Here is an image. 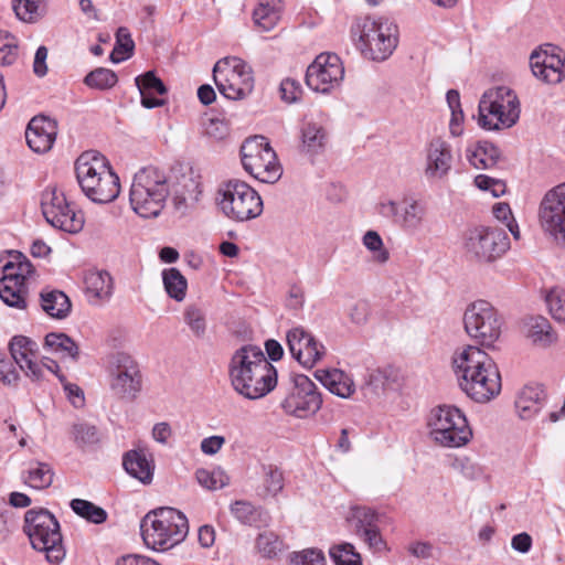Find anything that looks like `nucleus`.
Listing matches in <instances>:
<instances>
[{
  "label": "nucleus",
  "mask_w": 565,
  "mask_h": 565,
  "mask_svg": "<svg viewBox=\"0 0 565 565\" xmlns=\"http://www.w3.org/2000/svg\"><path fill=\"white\" fill-rule=\"evenodd\" d=\"M452 367L460 388L478 403L494 398L502 388L494 360L477 345H466L452 355Z\"/></svg>",
  "instance_id": "obj_1"
},
{
  "label": "nucleus",
  "mask_w": 565,
  "mask_h": 565,
  "mask_svg": "<svg viewBox=\"0 0 565 565\" xmlns=\"http://www.w3.org/2000/svg\"><path fill=\"white\" fill-rule=\"evenodd\" d=\"M228 376L235 392L248 399L264 397L277 384L275 366L256 345H244L235 351L230 361Z\"/></svg>",
  "instance_id": "obj_2"
},
{
  "label": "nucleus",
  "mask_w": 565,
  "mask_h": 565,
  "mask_svg": "<svg viewBox=\"0 0 565 565\" xmlns=\"http://www.w3.org/2000/svg\"><path fill=\"white\" fill-rule=\"evenodd\" d=\"M75 173L82 192L90 201L106 204L118 198L119 178L102 153L83 152L75 161Z\"/></svg>",
  "instance_id": "obj_3"
},
{
  "label": "nucleus",
  "mask_w": 565,
  "mask_h": 565,
  "mask_svg": "<svg viewBox=\"0 0 565 565\" xmlns=\"http://www.w3.org/2000/svg\"><path fill=\"white\" fill-rule=\"evenodd\" d=\"M351 36L361 54L375 62L387 60L398 43L397 26L382 17L356 19L351 28Z\"/></svg>",
  "instance_id": "obj_4"
},
{
  "label": "nucleus",
  "mask_w": 565,
  "mask_h": 565,
  "mask_svg": "<svg viewBox=\"0 0 565 565\" xmlns=\"http://www.w3.org/2000/svg\"><path fill=\"white\" fill-rule=\"evenodd\" d=\"M141 536L147 547L163 551L181 543L188 535L185 515L173 508H160L147 513L140 523Z\"/></svg>",
  "instance_id": "obj_5"
},
{
  "label": "nucleus",
  "mask_w": 565,
  "mask_h": 565,
  "mask_svg": "<svg viewBox=\"0 0 565 565\" xmlns=\"http://www.w3.org/2000/svg\"><path fill=\"white\" fill-rule=\"evenodd\" d=\"M521 103L518 94L509 86L488 88L478 105V125L488 131L513 127L520 119Z\"/></svg>",
  "instance_id": "obj_6"
},
{
  "label": "nucleus",
  "mask_w": 565,
  "mask_h": 565,
  "mask_svg": "<svg viewBox=\"0 0 565 565\" xmlns=\"http://www.w3.org/2000/svg\"><path fill=\"white\" fill-rule=\"evenodd\" d=\"M168 195V180L161 170L147 167L135 174L129 202L132 211L140 217H157L163 210Z\"/></svg>",
  "instance_id": "obj_7"
},
{
  "label": "nucleus",
  "mask_w": 565,
  "mask_h": 565,
  "mask_svg": "<svg viewBox=\"0 0 565 565\" xmlns=\"http://www.w3.org/2000/svg\"><path fill=\"white\" fill-rule=\"evenodd\" d=\"M24 532L31 546L45 554L51 565H60L66 556L60 523L47 510H29L24 516Z\"/></svg>",
  "instance_id": "obj_8"
},
{
  "label": "nucleus",
  "mask_w": 565,
  "mask_h": 565,
  "mask_svg": "<svg viewBox=\"0 0 565 565\" xmlns=\"http://www.w3.org/2000/svg\"><path fill=\"white\" fill-rule=\"evenodd\" d=\"M216 204L228 220L247 222L258 217L264 210L259 193L245 181L232 179L220 184Z\"/></svg>",
  "instance_id": "obj_9"
},
{
  "label": "nucleus",
  "mask_w": 565,
  "mask_h": 565,
  "mask_svg": "<svg viewBox=\"0 0 565 565\" xmlns=\"http://www.w3.org/2000/svg\"><path fill=\"white\" fill-rule=\"evenodd\" d=\"M428 435L438 446L460 448L472 438L465 413L455 405L443 404L434 407L428 416Z\"/></svg>",
  "instance_id": "obj_10"
},
{
  "label": "nucleus",
  "mask_w": 565,
  "mask_h": 565,
  "mask_svg": "<svg viewBox=\"0 0 565 565\" xmlns=\"http://www.w3.org/2000/svg\"><path fill=\"white\" fill-rule=\"evenodd\" d=\"M31 262L21 253H12L2 267L0 298L9 307L26 309L29 284L34 277Z\"/></svg>",
  "instance_id": "obj_11"
},
{
  "label": "nucleus",
  "mask_w": 565,
  "mask_h": 565,
  "mask_svg": "<svg viewBox=\"0 0 565 565\" xmlns=\"http://www.w3.org/2000/svg\"><path fill=\"white\" fill-rule=\"evenodd\" d=\"M463 326L470 338L480 345L491 349L502 335L504 321L489 301L476 300L465 310Z\"/></svg>",
  "instance_id": "obj_12"
},
{
  "label": "nucleus",
  "mask_w": 565,
  "mask_h": 565,
  "mask_svg": "<svg viewBox=\"0 0 565 565\" xmlns=\"http://www.w3.org/2000/svg\"><path fill=\"white\" fill-rule=\"evenodd\" d=\"M213 78L218 92L227 99H244L254 89L252 67L236 56L217 61L213 67Z\"/></svg>",
  "instance_id": "obj_13"
},
{
  "label": "nucleus",
  "mask_w": 565,
  "mask_h": 565,
  "mask_svg": "<svg viewBox=\"0 0 565 565\" xmlns=\"http://www.w3.org/2000/svg\"><path fill=\"white\" fill-rule=\"evenodd\" d=\"M241 156L245 171L253 178L264 183H275L280 179L282 169L267 138L255 136L245 140Z\"/></svg>",
  "instance_id": "obj_14"
},
{
  "label": "nucleus",
  "mask_w": 565,
  "mask_h": 565,
  "mask_svg": "<svg viewBox=\"0 0 565 565\" xmlns=\"http://www.w3.org/2000/svg\"><path fill=\"white\" fill-rule=\"evenodd\" d=\"M510 248L507 233L492 226L469 228L463 237L466 255L478 264H492L500 259Z\"/></svg>",
  "instance_id": "obj_15"
},
{
  "label": "nucleus",
  "mask_w": 565,
  "mask_h": 565,
  "mask_svg": "<svg viewBox=\"0 0 565 565\" xmlns=\"http://www.w3.org/2000/svg\"><path fill=\"white\" fill-rule=\"evenodd\" d=\"M537 216L545 236L565 248V182L545 192L539 205Z\"/></svg>",
  "instance_id": "obj_16"
},
{
  "label": "nucleus",
  "mask_w": 565,
  "mask_h": 565,
  "mask_svg": "<svg viewBox=\"0 0 565 565\" xmlns=\"http://www.w3.org/2000/svg\"><path fill=\"white\" fill-rule=\"evenodd\" d=\"M41 209L45 220L66 233H79L85 224L82 211L72 206L56 186H47L41 195Z\"/></svg>",
  "instance_id": "obj_17"
},
{
  "label": "nucleus",
  "mask_w": 565,
  "mask_h": 565,
  "mask_svg": "<svg viewBox=\"0 0 565 565\" xmlns=\"http://www.w3.org/2000/svg\"><path fill=\"white\" fill-rule=\"evenodd\" d=\"M39 347L35 341L24 335L13 337L10 342V352L13 361L32 381L45 379L46 373L55 374L61 381L64 376L60 374V366L56 361L43 358L38 361Z\"/></svg>",
  "instance_id": "obj_18"
},
{
  "label": "nucleus",
  "mask_w": 565,
  "mask_h": 565,
  "mask_svg": "<svg viewBox=\"0 0 565 565\" xmlns=\"http://www.w3.org/2000/svg\"><path fill=\"white\" fill-rule=\"evenodd\" d=\"M280 405L286 414L307 418L320 409L322 398L316 384L301 374L292 379Z\"/></svg>",
  "instance_id": "obj_19"
},
{
  "label": "nucleus",
  "mask_w": 565,
  "mask_h": 565,
  "mask_svg": "<svg viewBox=\"0 0 565 565\" xmlns=\"http://www.w3.org/2000/svg\"><path fill=\"white\" fill-rule=\"evenodd\" d=\"M344 78L341 58L333 53H321L307 67L306 83L315 92L329 94L339 88Z\"/></svg>",
  "instance_id": "obj_20"
},
{
  "label": "nucleus",
  "mask_w": 565,
  "mask_h": 565,
  "mask_svg": "<svg viewBox=\"0 0 565 565\" xmlns=\"http://www.w3.org/2000/svg\"><path fill=\"white\" fill-rule=\"evenodd\" d=\"M377 212L387 218H392L404 231H418L426 220L425 204L413 198H404L401 201L391 199L381 200Z\"/></svg>",
  "instance_id": "obj_21"
},
{
  "label": "nucleus",
  "mask_w": 565,
  "mask_h": 565,
  "mask_svg": "<svg viewBox=\"0 0 565 565\" xmlns=\"http://www.w3.org/2000/svg\"><path fill=\"white\" fill-rule=\"evenodd\" d=\"M532 75L545 85H557L565 79V56L552 44L534 50L530 55Z\"/></svg>",
  "instance_id": "obj_22"
},
{
  "label": "nucleus",
  "mask_w": 565,
  "mask_h": 565,
  "mask_svg": "<svg viewBox=\"0 0 565 565\" xmlns=\"http://www.w3.org/2000/svg\"><path fill=\"white\" fill-rule=\"evenodd\" d=\"M286 341L292 358L306 369H312L327 354L324 344L302 327L290 329Z\"/></svg>",
  "instance_id": "obj_23"
},
{
  "label": "nucleus",
  "mask_w": 565,
  "mask_h": 565,
  "mask_svg": "<svg viewBox=\"0 0 565 565\" xmlns=\"http://www.w3.org/2000/svg\"><path fill=\"white\" fill-rule=\"evenodd\" d=\"M424 175L428 181H440L448 177L454 164L451 145L443 137L431 138L424 148Z\"/></svg>",
  "instance_id": "obj_24"
},
{
  "label": "nucleus",
  "mask_w": 565,
  "mask_h": 565,
  "mask_svg": "<svg viewBox=\"0 0 565 565\" xmlns=\"http://www.w3.org/2000/svg\"><path fill=\"white\" fill-rule=\"evenodd\" d=\"M111 392L120 398H134L141 390V375L136 362L127 355H119L111 371Z\"/></svg>",
  "instance_id": "obj_25"
},
{
  "label": "nucleus",
  "mask_w": 565,
  "mask_h": 565,
  "mask_svg": "<svg viewBox=\"0 0 565 565\" xmlns=\"http://www.w3.org/2000/svg\"><path fill=\"white\" fill-rule=\"evenodd\" d=\"M55 137V121L44 116H36L32 118L25 131V138L29 147L38 153L49 151L54 143Z\"/></svg>",
  "instance_id": "obj_26"
},
{
  "label": "nucleus",
  "mask_w": 565,
  "mask_h": 565,
  "mask_svg": "<svg viewBox=\"0 0 565 565\" xmlns=\"http://www.w3.org/2000/svg\"><path fill=\"white\" fill-rule=\"evenodd\" d=\"M522 331L526 340L535 348L548 349L558 340V334L551 322L543 316L527 317Z\"/></svg>",
  "instance_id": "obj_27"
},
{
  "label": "nucleus",
  "mask_w": 565,
  "mask_h": 565,
  "mask_svg": "<svg viewBox=\"0 0 565 565\" xmlns=\"http://www.w3.org/2000/svg\"><path fill=\"white\" fill-rule=\"evenodd\" d=\"M546 392L540 384L525 385L518 394L515 409L523 420H531L541 415L545 402Z\"/></svg>",
  "instance_id": "obj_28"
},
{
  "label": "nucleus",
  "mask_w": 565,
  "mask_h": 565,
  "mask_svg": "<svg viewBox=\"0 0 565 565\" xmlns=\"http://www.w3.org/2000/svg\"><path fill=\"white\" fill-rule=\"evenodd\" d=\"M315 377L332 394L341 398H350L355 393L352 376L340 369H319Z\"/></svg>",
  "instance_id": "obj_29"
},
{
  "label": "nucleus",
  "mask_w": 565,
  "mask_h": 565,
  "mask_svg": "<svg viewBox=\"0 0 565 565\" xmlns=\"http://www.w3.org/2000/svg\"><path fill=\"white\" fill-rule=\"evenodd\" d=\"M201 192L200 175L189 170L177 179L173 190L174 205L179 210L193 206L199 201Z\"/></svg>",
  "instance_id": "obj_30"
},
{
  "label": "nucleus",
  "mask_w": 565,
  "mask_h": 565,
  "mask_svg": "<svg viewBox=\"0 0 565 565\" xmlns=\"http://www.w3.org/2000/svg\"><path fill=\"white\" fill-rule=\"evenodd\" d=\"M353 515L360 520V525L356 526V534L363 539L369 547L376 553L388 551L377 526L371 522L374 514L370 510L358 508L354 510Z\"/></svg>",
  "instance_id": "obj_31"
},
{
  "label": "nucleus",
  "mask_w": 565,
  "mask_h": 565,
  "mask_svg": "<svg viewBox=\"0 0 565 565\" xmlns=\"http://www.w3.org/2000/svg\"><path fill=\"white\" fill-rule=\"evenodd\" d=\"M84 286L88 300L94 305L109 299L113 294V278L107 271H88L84 277Z\"/></svg>",
  "instance_id": "obj_32"
},
{
  "label": "nucleus",
  "mask_w": 565,
  "mask_h": 565,
  "mask_svg": "<svg viewBox=\"0 0 565 565\" xmlns=\"http://www.w3.org/2000/svg\"><path fill=\"white\" fill-rule=\"evenodd\" d=\"M136 85L141 95V104L146 108H156L164 104V100L152 96V94L163 95L167 87L163 82L156 76L154 72L148 71L143 75L136 77Z\"/></svg>",
  "instance_id": "obj_33"
},
{
  "label": "nucleus",
  "mask_w": 565,
  "mask_h": 565,
  "mask_svg": "<svg viewBox=\"0 0 565 565\" xmlns=\"http://www.w3.org/2000/svg\"><path fill=\"white\" fill-rule=\"evenodd\" d=\"M44 348L63 361L77 362L81 350L78 344L66 333L51 332L44 338Z\"/></svg>",
  "instance_id": "obj_34"
},
{
  "label": "nucleus",
  "mask_w": 565,
  "mask_h": 565,
  "mask_svg": "<svg viewBox=\"0 0 565 565\" xmlns=\"http://www.w3.org/2000/svg\"><path fill=\"white\" fill-rule=\"evenodd\" d=\"M40 306L53 319L66 318L72 309L71 300L63 291L49 287L40 292Z\"/></svg>",
  "instance_id": "obj_35"
},
{
  "label": "nucleus",
  "mask_w": 565,
  "mask_h": 565,
  "mask_svg": "<svg viewBox=\"0 0 565 565\" xmlns=\"http://www.w3.org/2000/svg\"><path fill=\"white\" fill-rule=\"evenodd\" d=\"M124 468L131 477L143 484L151 483L153 479L154 463L142 451L131 450L127 452L122 461Z\"/></svg>",
  "instance_id": "obj_36"
},
{
  "label": "nucleus",
  "mask_w": 565,
  "mask_h": 565,
  "mask_svg": "<svg viewBox=\"0 0 565 565\" xmlns=\"http://www.w3.org/2000/svg\"><path fill=\"white\" fill-rule=\"evenodd\" d=\"M281 0H260L253 12L254 23L258 31L273 30L281 18Z\"/></svg>",
  "instance_id": "obj_37"
},
{
  "label": "nucleus",
  "mask_w": 565,
  "mask_h": 565,
  "mask_svg": "<svg viewBox=\"0 0 565 565\" xmlns=\"http://www.w3.org/2000/svg\"><path fill=\"white\" fill-rule=\"evenodd\" d=\"M466 156L473 168L484 170L495 166L499 150L488 141H477L467 147Z\"/></svg>",
  "instance_id": "obj_38"
},
{
  "label": "nucleus",
  "mask_w": 565,
  "mask_h": 565,
  "mask_svg": "<svg viewBox=\"0 0 565 565\" xmlns=\"http://www.w3.org/2000/svg\"><path fill=\"white\" fill-rule=\"evenodd\" d=\"M162 282L164 290L170 298L178 302H182L185 299L188 280L178 268L170 267L163 269Z\"/></svg>",
  "instance_id": "obj_39"
},
{
  "label": "nucleus",
  "mask_w": 565,
  "mask_h": 565,
  "mask_svg": "<svg viewBox=\"0 0 565 565\" xmlns=\"http://www.w3.org/2000/svg\"><path fill=\"white\" fill-rule=\"evenodd\" d=\"M54 472L49 463L31 462L25 471L24 482L36 490L49 488L53 482Z\"/></svg>",
  "instance_id": "obj_40"
},
{
  "label": "nucleus",
  "mask_w": 565,
  "mask_h": 565,
  "mask_svg": "<svg viewBox=\"0 0 565 565\" xmlns=\"http://www.w3.org/2000/svg\"><path fill=\"white\" fill-rule=\"evenodd\" d=\"M46 2L47 0H12V8L19 20L34 23L45 14Z\"/></svg>",
  "instance_id": "obj_41"
},
{
  "label": "nucleus",
  "mask_w": 565,
  "mask_h": 565,
  "mask_svg": "<svg viewBox=\"0 0 565 565\" xmlns=\"http://www.w3.org/2000/svg\"><path fill=\"white\" fill-rule=\"evenodd\" d=\"M70 505L78 516L94 524H102L107 520V512L90 501L73 499Z\"/></svg>",
  "instance_id": "obj_42"
},
{
  "label": "nucleus",
  "mask_w": 565,
  "mask_h": 565,
  "mask_svg": "<svg viewBox=\"0 0 565 565\" xmlns=\"http://www.w3.org/2000/svg\"><path fill=\"white\" fill-rule=\"evenodd\" d=\"M327 145L326 130L317 125L309 122L302 130V146L309 153H318Z\"/></svg>",
  "instance_id": "obj_43"
},
{
  "label": "nucleus",
  "mask_w": 565,
  "mask_h": 565,
  "mask_svg": "<svg viewBox=\"0 0 565 565\" xmlns=\"http://www.w3.org/2000/svg\"><path fill=\"white\" fill-rule=\"evenodd\" d=\"M198 482L207 490H218L230 483V478L226 472L221 468L199 469L195 472Z\"/></svg>",
  "instance_id": "obj_44"
},
{
  "label": "nucleus",
  "mask_w": 565,
  "mask_h": 565,
  "mask_svg": "<svg viewBox=\"0 0 565 565\" xmlns=\"http://www.w3.org/2000/svg\"><path fill=\"white\" fill-rule=\"evenodd\" d=\"M256 551L265 558H274L284 548L281 540L274 532H263L256 539Z\"/></svg>",
  "instance_id": "obj_45"
},
{
  "label": "nucleus",
  "mask_w": 565,
  "mask_h": 565,
  "mask_svg": "<svg viewBox=\"0 0 565 565\" xmlns=\"http://www.w3.org/2000/svg\"><path fill=\"white\" fill-rule=\"evenodd\" d=\"M364 247L372 253L373 260L385 264L390 259V252L385 248L382 237L376 231H367L362 237Z\"/></svg>",
  "instance_id": "obj_46"
},
{
  "label": "nucleus",
  "mask_w": 565,
  "mask_h": 565,
  "mask_svg": "<svg viewBox=\"0 0 565 565\" xmlns=\"http://www.w3.org/2000/svg\"><path fill=\"white\" fill-rule=\"evenodd\" d=\"M118 78L114 71L99 67L88 73L84 79L85 84L90 88L109 89L114 87Z\"/></svg>",
  "instance_id": "obj_47"
},
{
  "label": "nucleus",
  "mask_w": 565,
  "mask_h": 565,
  "mask_svg": "<svg viewBox=\"0 0 565 565\" xmlns=\"http://www.w3.org/2000/svg\"><path fill=\"white\" fill-rule=\"evenodd\" d=\"M135 44L127 28H119L116 33V46L110 54L114 63L128 58L134 51Z\"/></svg>",
  "instance_id": "obj_48"
},
{
  "label": "nucleus",
  "mask_w": 565,
  "mask_h": 565,
  "mask_svg": "<svg viewBox=\"0 0 565 565\" xmlns=\"http://www.w3.org/2000/svg\"><path fill=\"white\" fill-rule=\"evenodd\" d=\"M330 557L335 565H362V557L350 543H342L330 548Z\"/></svg>",
  "instance_id": "obj_49"
},
{
  "label": "nucleus",
  "mask_w": 565,
  "mask_h": 565,
  "mask_svg": "<svg viewBox=\"0 0 565 565\" xmlns=\"http://www.w3.org/2000/svg\"><path fill=\"white\" fill-rule=\"evenodd\" d=\"M183 318L191 332L203 338L206 332V319L203 310L195 305H189L183 311Z\"/></svg>",
  "instance_id": "obj_50"
},
{
  "label": "nucleus",
  "mask_w": 565,
  "mask_h": 565,
  "mask_svg": "<svg viewBox=\"0 0 565 565\" xmlns=\"http://www.w3.org/2000/svg\"><path fill=\"white\" fill-rule=\"evenodd\" d=\"M18 57V40L9 31L0 30V65H11Z\"/></svg>",
  "instance_id": "obj_51"
},
{
  "label": "nucleus",
  "mask_w": 565,
  "mask_h": 565,
  "mask_svg": "<svg viewBox=\"0 0 565 565\" xmlns=\"http://www.w3.org/2000/svg\"><path fill=\"white\" fill-rule=\"evenodd\" d=\"M550 315L559 323H565V291L552 289L545 297Z\"/></svg>",
  "instance_id": "obj_52"
},
{
  "label": "nucleus",
  "mask_w": 565,
  "mask_h": 565,
  "mask_svg": "<svg viewBox=\"0 0 565 565\" xmlns=\"http://www.w3.org/2000/svg\"><path fill=\"white\" fill-rule=\"evenodd\" d=\"M492 213L498 221L507 225L515 239L520 238V230L512 215V211L509 204L503 202L495 203L492 207Z\"/></svg>",
  "instance_id": "obj_53"
},
{
  "label": "nucleus",
  "mask_w": 565,
  "mask_h": 565,
  "mask_svg": "<svg viewBox=\"0 0 565 565\" xmlns=\"http://www.w3.org/2000/svg\"><path fill=\"white\" fill-rule=\"evenodd\" d=\"M264 488L268 495L276 497L284 489L282 472L269 466L265 471Z\"/></svg>",
  "instance_id": "obj_54"
},
{
  "label": "nucleus",
  "mask_w": 565,
  "mask_h": 565,
  "mask_svg": "<svg viewBox=\"0 0 565 565\" xmlns=\"http://www.w3.org/2000/svg\"><path fill=\"white\" fill-rule=\"evenodd\" d=\"M290 563L291 565H326V558L321 551L308 548L294 553Z\"/></svg>",
  "instance_id": "obj_55"
},
{
  "label": "nucleus",
  "mask_w": 565,
  "mask_h": 565,
  "mask_svg": "<svg viewBox=\"0 0 565 565\" xmlns=\"http://www.w3.org/2000/svg\"><path fill=\"white\" fill-rule=\"evenodd\" d=\"M280 98L287 103H297L302 95L301 84L294 78L287 77L281 81L279 86Z\"/></svg>",
  "instance_id": "obj_56"
},
{
  "label": "nucleus",
  "mask_w": 565,
  "mask_h": 565,
  "mask_svg": "<svg viewBox=\"0 0 565 565\" xmlns=\"http://www.w3.org/2000/svg\"><path fill=\"white\" fill-rule=\"evenodd\" d=\"M371 308L366 300H356L348 308L349 320L356 326H364L370 318Z\"/></svg>",
  "instance_id": "obj_57"
},
{
  "label": "nucleus",
  "mask_w": 565,
  "mask_h": 565,
  "mask_svg": "<svg viewBox=\"0 0 565 565\" xmlns=\"http://www.w3.org/2000/svg\"><path fill=\"white\" fill-rule=\"evenodd\" d=\"M204 134L215 140H223L230 134L228 122L221 118H209L203 122Z\"/></svg>",
  "instance_id": "obj_58"
},
{
  "label": "nucleus",
  "mask_w": 565,
  "mask_h": 565,
  "mask_svg": "<svg viewBox=\"0 0 565 565\" xmlns=\"http://www.w3.org/2000/svg\"><path fill=\"white\" fill-rule=\"evenodd\" d=\"M74 440L79 445H89L97 441V430L95 426L86 423H77L72 427Z\"/></svg>",
  "instance_id": "obj_59"
},
{
  "label": "nucleus",
  "mask_w": 565,
  "mask_h": 565,
  "mask_svg": "<svg viewBox=\"0 0 565 565\" xmlns=\"http://www.w3.org/2000/svg\"><path fill=\"white\" fill-rule=\"evenodd\" d=\"M10 359L0 358V381L6 385H15L19 380V373Z\"/></svg>",
  "instance_id": "obj_60"
},
{
  "label": "nucleus",
  "mask_w": 565,
  "mask_h": 565,
  "mask_svg": "<svg viewBox=\"0 0 565 565\" xmlns=\"http://www.w3.org/2000/svg\"><path fill=\"white\" fill-rule=\"evenodd\" d=\"M233 515L243 523H249L254 519V507L247 501H236L231 505Z\"/></svg>",
  "instance_id": "obj_61"
},
{
  "label": "nucleus",
  "mask_w": 565,
  "mask_h": 565,
  "mask_svg": "<svg viewBox=\"0 0 565 565\" xmlns=\"http://www.w3.org/2000/svg\"><path fill=\"white\" fill-rule=\"evenodd\" d=\"M172 435V427L167 422L157 423L152 427L151 436L159 444L166 445Z\"/></svg>",
  "instance_id": "obj_62"
},
{
  "label": "nucleus",
  "mask_w": 565,
  "mask_h": 565,
  "mask_svg": "<svg viewBox=\"0 0 565 565\" xmlns=\"http://www.w3.org/2000/svg\"><path fill=\"white\" fill-rule=\"evenodd\" d=\"M47 54H49V51L43 45L40 46L35 52L34 61H33V72L39 77H43L47 73V65H46Z\"/></svg>",
  "instance_id": "obj_63"
},
{
  "label": "nucleus",
  "mask_w": 565,
  "mask_h": 565,
  "mask_svg": "<svg viewBox=\"0 0 565 565\" xmlns=\"http://www.w3.org/2000/svg\"><path fill=\"white\" fill-rule=\"evenodd\" d=\"M115 565H160L158 562L153 561L143 555L138 554H128L119 557L116 561Z\"/></svg>",
  "instance_id": "obj_64"
}]
</instances>
